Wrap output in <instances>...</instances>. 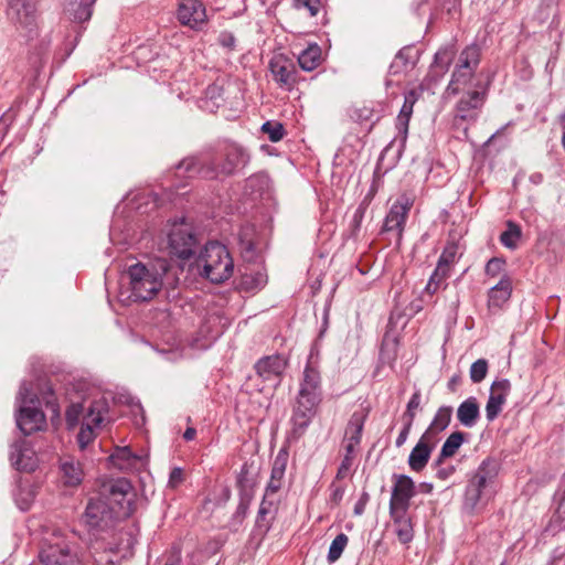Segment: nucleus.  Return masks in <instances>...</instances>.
Returning <instances> with one entry per match:
<instances>
[{
    "mask_svg": "<svg viewBox=\"0 0 565 565\" xmlns=\"http://www.w3.org/2000/svg\"><path fill=\"white\" fill-rule=\"evenodd\" d=\"M322 399L321 376L317 360L310 355L303 370L299 392L292 409V434L303 435Z\"/></svg>",
    "mask_w": 565,
    "mask_h": 565,
    "instance_id": "nucleus-1",
    "label": "nucleus"
},
{
    "mask_svg": "<svg viewBox=\"0 0 565 565\" xmlns=\"http://www.w3.org/2000/svg\"><path fill=\"white\" fill-rule=\"evenodd\" d=\"M491 78L489 73H454L448 89L462 94L457 105L458 117L476 121L486 102Z\"/></svg>",
    "mask_w": 565,
    "mask_h": 565,
    "instance_id": "nucleus-2",
    "label": "nucleus"
},
{
    "mask_svg": "<svg viewBox=\"0 0 565 565\" xmlns=\"http://www.w3.org/2000/svg\"><path fill=\"white\" fill-rule=\"evenodd\" d=\"M249 162V154L237 145L227 146L221 158L199 161L195 158H188L178 164V170L188 173H200L207 179L220 175H231Z\"/></svg>",
    "mask_w": 565,
    "mask_h": 565,
    "instance_id": "nucleus-3",
    "label": "nucleus"
},
{
    "mask_svg": "<svg viewBox=\"0 0 565 565\" xmlns=\"http://www.w3.org/2000/svg\"><path fill=\"white\" fill-rule=\"evenodd\" d=\"M121 279L120 295L127 294V299L132 301L151 300L163 285L162 273L141 263L129 266Z\"/></svg>",
    "mask_w": 565,
    "mask_h": 565,
    "instance_id": "nucleus-4",
    "label": "nucleus"
},
{
    "mask_svg": "<svg viewBox=\"0 0 565 565\" xmlns=\"http://www.w3.org/2000/svg\"><path fill=\"white\" fill-rule=\"evenodd\" d=\"M107 412V405L103 399L94 401L85 407L82 403H73L66 409V423L70 428L75 427L79 422L82 427L77 434L79 448L85 449L96 437L98 429Z\"/></svg>",
    "mask_w": 565,
    "mask_h": 565,
    "instance_id": "nucleus-5",
    "label": "nucleus"
},
{
    "mask_svg": "<svg viewBox=\"0 0 565 565\" xmlns=\"http://www.w3.org/2000/svg\"><path fill=\"white\" fill-rule=\"evenodd\" d=\"M194 266L201 276L214 284L227 280L234 270L228 250L217 242H210L204 246L195 258Z\"/></svg>",
    "mask_w": 565,
    "mask_h": 565,
    "instance_id": "nucleus-6",
    "label": "nucleus"
},
{
    "mask_svg": "<svg viewBox=\"0 0 565 565\" xmlns=\"http://www.w3.org/2000/svg\"><path fill=\"white\" fill-rule=\"evenodd\" d=\"M17 402L19 411L17 414V425L24 435H31L44 428L46 419L44 413L36 406L38 396L31 392L26 383L20 386Z\"/></svg>",
    "mask_w": 565,
    "mask_h": 565,
    "instance_id": "nucleus-7",
    "label": "nucleus"
},
{
    "mask_svg": "<svg viewBox=\"0 0 565 565\" xmlns=\"http://www.w3.org/2000/svg\"><path fill=\"white\" fill-rule=\"evenodd\" d=\"M99 492L109 503L111 510L116 512L118 519L130 515L132 510V488L127 479L119 478L105 482Z\"/></svg>",
    "mask_w": 565,
    "mask_h": 565,
    "instance_id": "nucleus-8",
    "label": "nucleus"
},
{
    "mask_svg": "<svg viewBox=\"0 0 565 565\" xmlns=\"http://www.w3.org/2000/svg\"><path fill=\"white\" fill-rule=\"evenodd\" d=\"M119 520L109 503L102 497L92 498L83 514V522L92 530L104 531L113 526Z\"/></svg>",
    "mask_w": 565,
    "mask_h": 565,
    "instance_id": "nucleus-9",
    "label": "nucleus"
},
{
    "mask_svg": "<svg viewBox=\"0 0 565 565\" xmlns=\"http://www.w3.org/2000/svg\"><path fill=\"white\" fill-rule=\"evenodd\" d=\"M170 253L181 259H189L194 254L196 238L191 227L184 222L174 223L168 234Z\"/></svg>",
    "mask_w": 565,
    "mask_h": 565,
    "instance_id": "nucleus-10",
    "label": "nucleus"
},
{
    "mask_svg": "<svg viewBox=\"0 0 565 565\" xmlns=\"http://www.w3.org/2000/svg\"><path fill=\"white\" fill-rule=\"evenodd\" d=\"M41 563L43 565H79L75 552L70 544L61 539L55 537L50 541L40 553Z\"/></svg>",
    "mask_w": 565,
    "mask_h": 565,
    "instance_id": "nucleus-11",
    "label": "nucleus"
},
{
    "mask_svg": "<svg viewBox=\"0 0 565 565\" xmlns=\"http://www.w3.org/2000/svg\"><path fill=\"white\" fill-rule=\"evenodd\" d=\"M393 480L390 513H394L395 510L408 511L411 500L416 494V484L407 475H394Z\"/></svg>",
    "mask_w": 565,
    "mask_h": 565,
    "instance_id": "nucleus-12",
    "label": "nucleus"
},
{
    "mask_svg": "<svg viewBox=\"0 0 565 565\" xmlns=\"http://www.w3.org/2000/svg\"><path fill=\"white\" fill-rule=\"evenodd\" d=\"M9 20L29 32L35 25V6L32 0H9L7 10Z\"/></svg>",
    "mask_w": 565,
    "mask_h": 565,
    "instance_id": "nucleus-13",
    "label": "nucleus"
},
{
    "mask_svg": "<svg viewBox=\"0 0 565 565\" xmlns=\"http://www.w3.org/2000/svg\"><path fill=\"white\" fill-rule=\"evenodd\" d=\"M510 392L511 383L507 379L497 380L491 384L486 405V417L488 422H493L502 412Z\"/></svg>",
    "mask_w": 565,
    "mask_h": 565,
    "instance_id": "nucleus-14",
    "label": "nucleus"
},
{
    "mask_svg": "<svg viewBox=\"0 0 565 565\" xmlns=\"http://www.w3.org/2000/svg\"><path fill=\"white\" fill-rule=\"evenodd\" d=\"M287 361L281 355H270L260 359L255 370L259 377L269 382L274 387L278 386L286 370Z\"/></svg>",
    "mask_w": 565,
    "mask_h": 565,
    "instance_id": "nucleus-15",
    "label": "nucleus"
},
{
    "mask_svg": "<svg viewBox=\"0 0 565 565\" xmlns=\"http://www.w3.org/2000/svg\"><path fill=\"white\" fill-rule=\"evenodd\" d=\"M413 205V200L406 194L401 195L391 206L384 222L386 232L396 231L402 235L408 212Z\"/></svg>",
    "mask_w": 565,
    "mask_h": 565,
    "instance_id": "nucleus-16",
    "label": "nucleus"
},
{
    "mask_svg": "<svg viewBox=\"0 0 565 565\" xmlns=\"http://www.w3.org/2000/svg\"><path fill=\"white\" fill-rule=\"evenodd\" d=\"M439 441V438H431L429 434H423L408 456L411 470L419 472L427 466L431 452Z\"/></svg>",
    "mask_w": 565,
    "mask_h": 565,
    "instance_id": "nucleus-17",
    "label": "nucleus"
},
{
    "mask_svg": "<svg viewBox=\"0 0 565 565\" xmlns=\"http://www.w3.org/2000/svg\"><path fill=\"white\" fill-rule=\"evenodd\" d=\"M178 19L183 25L196 29L206 21L205 8L199 0H181Z\"/></svg>",
    "mask_w": 565,
    "mask_h": 565,
    "instance_id": "nucleus-18",
    "label": "nucleus"
},
{
    "mask_svg": "<svg viewBox=\"0 0 565 565\" xmlns=\"http://www.w3.org/2000/svg\"><path fill=\"white\" fill-rule=\"evenodd\" d=\"M512 295V280L508 275H503L499 282L491 287L488 291V310L490 313L495 315L510 300Z\"/></svg>",
    "mask_w": 565,
    "mask_h": 565,
    "instance_id": "nucleus-19",
    "label": "nucleus"
},
{
    "mask_svg": "<svg viewBox=\"0 0 565 565\" xmlns=\"http://www.w3.org/2000/svg\"><path fill=\"white\" fill-rule=\"evenodd\" d=\"M12 465L21 471H33L38 466L35 451L25 443H15L10 455Z\"/></svg>",
    "mask_w": 565,
    "mask_h": 565,
    "instance_id": "nucleus-20",
    "label": "nucleus"
},
{
    "mask_svg": "<svg viewBox=\"0 0 565 565\" xmlns=\"http://www.w3.org/2000/svg\"><path fill=\"white\" fill-rule=\"evenodd\" d=\"M109 459L114 466L122 471H136L147 463L146 457L134 454L129 447L116 448Z\"/></svg>",
    "mask_w": 565,
    "mask_h": 565,
    "instance_id": "nucleus-21",
    "label": "nucleus"
},
{
    "mask_svg": "<svg viewBox=\"0 0 565 565\" xmlns=\"http://www.w3.org/2000/svg\"><path fill=\"white\" fill-rule=\"evenodd\" d=\"M422 94V90L418 89H411L405 94L404 97V104L399 110V114L396 118V129L398 130V134L401 135V141L404 143L407 138L408 132V125L411 117L413 115V108L415 103L418 100L419 96Z\"/></svg>",
    "mask_w": 565,
    "mask_h": 565,
    "instance_id": "nucleus-22",
    "label": "nucleus"
},
{
    "mask_svg": "<svg viewBox=\"0 0 565 565\" xmlns=\"http://www.w3.org/2000/svg\"><path fill=\"white\" fill-rule=\"evenodd\" d=\"M393 520V530L398 541L403 544L409 543L414 537V530L408 511L395 510L390 513Z\"/></svg>",
    "mask_w": 565,
    "mask_h": 565,
    "instance_id": "nucleus-23",
    "label": "nucleus"
},
{
    "mask_svg": "<svg viewBox=\"0 0 565 565\" xmlns=\"http://www.w3.org/2000/svg\"><path fill=\"white\" fill-rule=\"evenodd\" d=\"M419 50L415 46H404L395 55L391 68L394 71H412L417 66Z\"/></svg>",
    "mask_w": 565,
    "mask_h": 565,
    "instance_id": "nucleus-24",
    "label": "nucleus"
},
{
    "mask_svg": "<svg viewBox=\"0 0 565 565\" xmlns=\"http://www.w3.org/2000/svg\"><path fill=\"white\" fill-rule=\"evenodd\" d=\"M95 1L96 0H71L65 8V12L72 21H88L93 14Z\"/></svg>",
    "mask_w": 565,
    "mask_h": 565,
    "instance_id": "nucleus-25",
    "label": "nucleus"
},
{
    "mask_svg": "<svg viewBox=\"0 0 565 565\" xmlns=\"http://www.w3.org/2000/svg\"><path fill=\"white\" fill-rule=\"evenodd\" d=\"M479 405L476 397L463 401L457 409V418L465 427H473L479 418Z\"/></svg>",
    "mask_w": 565,
    "mask_h": 565,
    "instance_id": "nucleus-26",
    "label": "nucleus"
},
{
    "mask_svg": "<svg viewBox=\"0 0 565 565\" xmlns=\"http://www.w3.org/2000/svg\"><path fill=\"white\" fill-rule=\"evenodd\" d=\"M61 476L65 484L73 487L82 482L84 472L78 461L65 458L61 462Z\"/></svg>",
    "mask_w": 565,
    "mask_h": 565,
    "instance_id": "nucleus-27",
    "label": "nucleus"
},
{
    "mask_svg": "<svg viewBox=\"0 0 565 565\" xmlns=\"http://www.w3.org/2000/svg\"><path fill=\"white\" fill-rule=\"evenodd\" d=\"M277 494H269L265 492L256 520L258 526H265L266 529L269 526L270 521L274 519L277 511Z\"/></svg>",
    "mask_w": 565,
    "mask_h": 565,
    "instance_id": "nucleus-28",
    "label": "nucleus"
},
{
    "mask_svg": "<svg viewBox=\"0 0 565 565\" xmlns=\"http://www.w3.org/2000/svg\"><path fill=\"white\" fill-rule=\"evenodd\" d=\"M286 471V458L278 455L274 460L270 479L266 487L265 492L269 494H277L284 484V477Z\"/></svg>",
    "mask_w": 565,
    "mask_h": 565,
    "instance_id": "nucleus-29",
    "label": "nucleus"
},
{
    "mask_svg": "<svg viewBox=\"0 0 565 565\" xmlns=\"http://www.w3.org/2000/svg\"><path fill=\"white\" fill-rule=\"evenodd\" d=\"M497 476L495 466L490 460H484L479 466L475 476L469 481L470 486H476L486 491L488 484H490Z\"/></svg>",
    "mask_w": 565,
    "mask_h": 565,
    "instance_id": "nucleus-30",
    "label": "nucleus"
},
{
    "mask_svg": "<svg viewBox=\"0 0 565 565\" xmlns=\"http://www.w3.org/2000/svg\"><path fill=\"white\" fill-rule=\"evenodd\" d=\"M452 408L450 406H441L436 412L430 425L424 431V434H429L431 438H439L438 434L445 430L451 419Z\"/></svg>",
    "mask_w": 565,
    "mask_h": 565,
    "instance_id": "nucleus-31",
    "label": "nucleus"
},
{
    "mask_svg": "<svg viewBox=\"0 0 565 565\" xmlns=\"http://www.w3.org/2000/svg\"><path fill=\"white\" fill-rule=\"evenodd\" d=\"M321 61V47L316 43L309 44L308 47L298 55V63L301 70L306 72L315 71L320 65Z\"/></svg>",
    "mask_w": 565,
    "mask_h": 565,
    "instance_id": "nucleus-32",
    "label": "nucleus"
},
{
    "mask_svg": "<svg viewBox=\"0 0 565 565\" xmlns=\"http://www.w3.org/2000/svg\"><path fill=\"white\" fill-rule=\"evenodd\" d=\"M267 284V275L262 268L246 269L241 277V288L246 291H254Z\"/></svg>",
    "mask_w": 565,
    "mask_h": 565,
    "instance_id": "nucleus-33",
    "label": "nucleus"
},
{
    "mask_svg": "<svg viewBox=\"0 0 565 565\" xmlns=\"http://www.w3.org/2000/svg\"><path fill=\"white\" fill-rule=\"evenodd\" d=\"M366 414L363 411L354 412L345 429V441L360 444Z\"/></svg>",
    "mask_w": 565,
    "mask_h": 565,
    "instance_id": "nucleus-34",
    "label": "nucleus"
},
{
    "mask_svg": "<svg viewBox=\"0 0 565 565\" xmlns=\"http://www.w3.org/2000/svg\"><path fill=\"white\" fill-rule=\"evenodd\" d=\"M450 273H451L450 268H447L444 265H439L437 263V266L424 289V294L433 296L441 287H446L447 286L446 279L450 276Z\"/></svg>",
    "mask_w": 565,
    "mask_h": 565,
    "instance_id": "nucleus-35",
    "label": "nucleus"
},
{
    "mask_svg": "<svg viewBox=\"0 0 565 565\" xmlns=\"http://www.w3.org/2000/svg\"><path fill=\"white\" fill-rule=\"evenodd\" d=\"M481 49L477 44L467 46L459 55V62L456 68L472 70L479 65Z\"/></svg>",
    "mask_w": 565,
    "mask_h": 565,
    "instance_id": "nucleus-36",
    "label": "nucleus"
},
{
    "mask_svg": "<svg viewBox=\"0 0 565 565\" xmlns=\"http://www.w3.org/2000/svg\"><path fill=\"white\" fill-rule=\"evenodd\" d=\"M486 498V491L476 487V486H467L463 499V509L473 512L477 510Z\"/></svg>",
    "mask_w": 565,
    "mask_h": 565,
    "instance_id": "nucleus-37",
    "label": "nucleus"
},
{
    "mask_svg": "<svg viewBox=\"0 0 565 565\" xmlns=\"http://www.w3.org/2000/svg\"><path fill=\"white\" fill-rule=\"evenodd\" d=\"M465 440V434L461 431L451 433L446 441L444 443L438 457L440 458H450L455 456L458 449L461 447Z\"/></svg>",
    "mask_w": 565,
    "mask_h": 565,
    "instance_id": "nucleus-38",
    "label": "nucleus"
},
{
    "mask_svg": "<svg viewBox=\"0 0 565 565\" xmlns=\"http://www.w3.org/2000/svg\"><path fill=\"white\" fill-rule=\"evenodd\" d=\"M348 542H349V539L344 533H340L334 537V540L331 542V545H330L329 552H328V562L329 563L332 564L341 557L345 546L348 545Z\"/></svg>",
    "mask_w": 565,
    "mask_h": 565,
    "instance_id": "nucleus-39",
    "label": "nucleus"
},
{
    "mask_svg": "<svg viewBox=\"0 0 565 565\" xmlns=\"http://www.w3.org/2000/svg\"><path fill=\"white\" fill-rule=\"evenodd\" d=\"M459 247L456 243H448L441 255L439 256L438 264L452 269L454 265L459 259Z\"/></svg>",
    "mask_w": 565,
    "mask_h": 565,
    "instance_id": "nucleus-40",
    "label": "nucleus"
},
{
    "mask_svg": "<svg viewBox=\"0 0 565 565\" xmlns=\"http://www.w3.org/2000/svg\"><path fill=\"white\" fill-rule=\"evenodd\" d=\"M520 237V227L514 223L509 222L507 231H504L500 236V241L505 247L513 249L516 247V242L519 241Z\"/></svg>",
    "mask_w": 565,
    "mask_h": 565,
    "instance_id": "nucleus-41",
    "label": "nucleus"
},
{
    "mask_svg": "<svg viewBox=\"0 0 565 565\" xmlns=\"http://www.w3.org/2000/svg\"><path fill=\"white\" fill-rule=\"evenodd\" d=\"M446 458L437 457L433 463L435 476L441 481H447L455 473L456 468L454 465L445 463Z\"/></svg>",
    "mask_w": 565,
    "mask_h": 565,
    "instance_id": "nucleus-42",
    "label": "nucleus"
},
{
    "mask_svg": "<svg viewBox=\"0 0 565 565\" xmlns=\"http://www.w3.org/2000/svg\"><path fill=\"white\" fill-rule=\"evenodd\" d=\"M262 131L268 135V138L271 142H278L285 136V128L282 124L278 121H266L262 126Z\"/></svg>",
    "mask_w": 565,
    "mask_h": 565,
    "instance_id": "nucleus-43",
    "label": "nucleus"
},
{
    "mask_svg": "<svg viewBox=\"0 0 565 565\" xmlns=\"http://www.w3.org/2000/svg\"><path fill=\"white\" fill-rule=\"evenodd\" d=\"M420 402H422L420 392L416 391L412 395V397L409 398V401L406 405V411L403 415L404 422L414 424V420L416 417V412L420 408Z\"/></svg>",
    "mask_w": 565,
    "mask_h": 565,
    "instance_id": "nucleus-44",
    "label": "nucleus"
},
{
    "mask_svg": "<svg viewBox=\"0 0 565 565\" xmlns=\"http://www.w3.org/2000/svg\"><path fill=\"white\" fill-rule=\"evenodd\" d=\"M488 372V362L484 359H479L470 366V379L473 383H480L484 380Z\"/></svg>",
    "mask_w": 565,
    "mask_h": 565,
    "instance_id": "nucleus-45",
    "label": "nucleus"
},
{
    "mask_svg": "<svg viewBox=\"0 0 565 565\" xmlns=\"http://www.w3.org/2000/svg\"><path fill=\"white\" fill-rule=\"evenodd\" d=\"M454 57H455V50L452 47L440 49L435 54V64L439 68L448 70L450 67V64H451Z\"/></svg>",
    "mask_w": 565,
    "mask_h": 565,
    "instance_id": "nucleus-46",
    "label": "nucleus"
},
{
    "mask_svg": "<svg viewBox=\"0 0 565 565\" xmlns=\"http://www.w3.org/2000/svg\"><path fill=\"white\" fill-rule=\"evenodd\" d=\"M504 260L500 258H491L486 265V274L491 277L499 276L504 269Z\"/></svg>",
    "mask_w": 565,
    "mask_h": 565,
    "instance_id": "nucleus-47",
    "label": "nucleus"
},
{
    "mask_svg": "<svg viewBox=\"0 0 565 565\" xmlns=\"http://www.w3.org/2000/svg\"><path fill=\"white\" fill-rule=\"evenodd\" d=\"M297 9H307L311 17L317 15L319 11V0H294Z\"/></svg>",
    "mask_w": 565,
    "mask_h": 565,
    "instance_id": "nucleus-48",
    "label": "nucleus"
},
{
    "mask_svg": "<svg viewBox=\"0 0 565 565\" xmlns=\"http://www.w3.org/2000/svg\"><path fill=\"white\" fill-rule=\"evenodd\" d=\"M164 565H193L190 563H186L181 558V552L178 547H173Z\"/></svg>",
    "mask_w": 565,
    "mask_h": 565,
    "instance_id": "nucleus-49",
    "label": "nucleus"
},
{
    "mask_svg": "<svg viewBox=\"0 0 565 565\" xmlns=\"http://www.w3.org/2000/svg\"><path fill=\"white\" fill-rule=\"evenodd\" d=\"M353 465V458L343 457L342 462L338 469L337 478L338 479H344Z\"/></svg>",
    "mask_w": 565,
    "mask_h": 565,
    "instance_id": "nucleus-50",
    "label": "nucleus"
},
{
    "mask_svg": "<svg viewBox=\"0 0 565 565\" xmlns=\"http://www.w3.org/2000/svg\"><path fill=\"white\" fill-rule=\"evenodd\" d=\"M271 74H273V81L281 87L290 86L294 81L291 78L292 73H271Z\"/></svg>",
    "mask_w": 565,
    "mask_h": 565,
    "instance_id": "nucleus-51",
    "label": "nucleus"
},
{
    "mask_svg": "<svg viewBox=\"0 0 565 565\" xmlns=\"http://www.w3.org/2000/svg\"><path fill=\"white\" fill-rule=\"evenodd\" d=\"M412 427H413V424H411L408 422H404V427L401 430V433L397 436L396 441H395L396 447H401L406 443Z\"/></svg>",
    "mask_w": 565,
    "mask_h": 565,
    "instance_id": "nucleus-52",
    "label": "nucleus"
},
{
    "mask_svg": "<svg viewBox=\"0 0 565 565\" xmlns=\"http://www.w3.org/2000/svg\"><path fill=\"white\" fill-rule=\"evenodd\" d=\"M218 42L222 46L227 47L230 50L235 46V38L230 32H223L220 34Z\"/></svg>",
    "mask_w": 565,
    "mask_h": 565,
    "instance_id": "nucleus-53",
    "label": "nucleus"
},
{
    "mask_svg": "<svg viewBox=\"0 0 565 565\" xmlns=\"http://www.w3.org/2000/svg\"><path fill=\"white\" fill-rule=\"evenodd\" d=\"M43 399L45 401L46 406L50 407L54 414L58 415L60 408H58V405L55 402V398L53 397V393L50 388H49L47 393H44Z\"/></svg>",
    "mask_w": 565,
    "mask_h": 565,
    "instance_id": "nucleus-54",
    "label": "nucleus"
},
{
    "mask_svg": "<svg viewBox=\"0 0 565 565\" xmlns=\"http://www.w3.org/2000/svg\"><path fill=\"white\" fill-rule=\"evenodd\" d=\"M183 480V471L181 468H173L172 471L170 472V478H169V484L171 487H177L178 484H180Z\"/></svg>",
    "mask_w": 565,
    "mask_h": 565,
    "instance_id": "nucleus-55",
    "label": "nucleus"
},
{
    "mask_svg": "<svg viewBox=\"0 0 565 565\" xmlns=\"http://www.w3.org/2000/svg\"><path fill=\"white\" fill-rule=\"evenodd\" d=\"M267 184V179L265 175H253L246 180V185L250 189H253L256 185H265Z\"/></svg>",
    "mask_w": 565,
    "mask_h": 565,
    "instance_id": "nucleus-56",
    "label": "nucleus"
},
{
    "mask_svg": "<svg viewBox=\"0 0 565 565\" xmlns=\"http://www.w3.org/2000/svg\"><path fill=\"white\" fill-rule=\"evenodd\" d=\"M359 445L358 444H352L350 441H345V455L344 457H349V458H353L354 459V454H355V449Z\"/></svg>",
    "mask_w": 565,
    "mask_h": 565,
    "instance_id": "nucleus-57",
    "label": "nucleus"
},
{
    "mask_svg": "<svg viewBox=\"0 0 565 565\" xmlns=\"http://www.w3.org/2000/svg\"><path fill=\"white\" fill-rule=\"evenodd\" d=\"M195 435H196V430L194 428L189 427L184 431L183 437L185 440H192V439H194Z\"/></svg>",
    "mask_w": 565,
    "mask_h": 565,
    "instance_id": "nucleus-58",
    "label": "nucleus"
},
{
    "mask_svg": "<svg viewBox=\"0 0 565 565\" xmlns=\"http://www.w3.org/2000/svg\"><path fill=\"white\" fill-rule=\"evenodd\" d=\"M132 544H134L132 537L127 534L126 545L124 547L117 546L116 550H117V552H121L124 550H129L130 547H132Z\"/></svg>",
    "mask_w": 565,
    "mask_h": 565,
    "instance_id": "nucleus-59",
    "label": "nucleus"
},
{
    "mask_svg": "<svg viewBox=\"0 0 565 565\" xmlns=\"http://www.w3.org/2000/svg\"><path fill=\"white\" fill-rule=\"evenodd\" d=\"M364 504L365 502L363 500H360L355 507H354V513L355 514H362L363 513V510H364Z\"/></svg>",
    "mask_w": 565,
    "mask_h": 565,
    "instance_id": "nucleus-60",
    "label": "nucleus"
},
{
    "mask_svg": "<svg viewBox=\"0 0 565 565\" xmlns=\"http://www.w3.org/2000/svg\"><path fill=\"white\" fill-rule=\"evenodd\" d=\"M433 484L431 483H428V482H423L420 483V489L423 492L425 493H430L433 491Z\"/></svg>",
    "mask_w": 565,
    "mask_h": 565,
    "instance_id": "nucleus-61",
    "label": "nucleus"
},
{
    "mask_svg": "<svg viewBox=\"0 0 565 565\" xmlns=\"http://www.w3.org/2000/svg\"><path fill=\"white\" fill-rule=\"evenodd\" d=\"M17 501H18V504H19L21 510H28L29 509V505H30L29 501H24V502H20L19 500H17Z\"/></svg>",
    "mask_w": 565,
    "mask_h": 565,
    "instance_id": "nucleus-62",
    "label": "nucleus"
},
{
    "mask_svg": "<svg viewBox=\"0 0 565 565\" xmlns=\"http://www.w3.org/2000/svg\"><path fill=\"white\" fill-rule=\"evenodd\" d=\"M561 556H562L561 554H557V552H555L553 561H552V565H557V562L561 559Z\"/></svg>",
    "mask_w": 565,
    "mask_h": 565,
    "instance_id": "nucleus-63",
    "label": "nucleus"
},
{
    "mask_svg": "<svg viewBox=\"0 0 565 565\" xmlns=\"http://www.w3.org/2000/svg\"><path fill=\"white\" fill-rule=\"evenodd\" d=\"M559 119H561V126H562L563 132H565V113L563 115H561Z\"/></svg>",
    "mask_w": 565,
    "mask_h": 565,
    "instance_id": "nucleus-64",
    "label": "nucleus"
}]
</instances>
